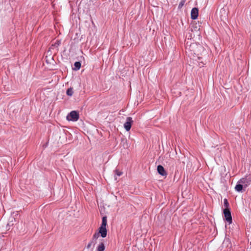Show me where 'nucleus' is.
Wrapping results in <instances>:
<instances>
[{"label": "nucleus", "instance_id": "obj_1", "mask_svg": "<svg viewBox=\"0 0 251 251\" xmlns=\"http://www.w3.org/2000/svg\"><path fill=\"white\" fill-rule=\"evenodd\" d=\"M107 225V218L104 216L102 217V223L99 228L98 232H95L93 236V242H95L100 237V235L102 238H105L107 235V229L106 228Z\"/></svg>", "mask_w": 251, "mask_h": 251}, {"label": "nucleus", "instance_id": "obj_2", "mask_svg": "<svg viewBox=\"0 0 251 251\" xmlns=\"http://www.w3.org/2000/svg\"><path fill=\"white\" fill-rule=\"evenodd\" d=\"M66 119L69 121L76 122L79 119V114L76 111H72L67 115Z\"/></svg>", "mask_w": 251, "mask_h": 251}, {"label": "nucleus", "instance_id": "obj_3", "mask_svg": "<svg viewBox=\"0 0 251 251\" xmlns=\"http://www.w3.org/2000/svg\"><path fill=\"white\" fill-rule=\"evenodd\" d=\"M251 176H245L241 178L238 182L241 183L244 186V188H246L251 183Z\"/></svg>", "mask_w": 251, "mask_h": 251}, {"label": "nucleus", "instance_id": "obj_4", "mask_svg": "<svg viewBox=\"0 0 251 251\" xmlns=\"http://www.w3.org/2000/svg\"><path fill=\"white\" fill-rule=\"evenodd\" d=\"M133 121L132 120V119L131 117H128L126 118V122L124 125V126L125 129L127 131H128L130 130L131 125L133 123Z\"/></svg>", "mask_w": 251, "mask_h": 251}, {"label": "nucleus", "instance_id": "obj_5", "mask_svg": "<svg viewBox=\"0 0 251 251\" xmlns=\"http://www.w3.org/2000/svg\"><path fill=\"white\" fill-rule=\"evenodd\" d=\"M224 214L226 221L229 224L232 223V217L230 212L228 209H225L224 210Z\"/></svg>", "mask_w": 251, "mask_h": 251}, {"label": "nucleus", "instance_id": "obj_6", "mask_svg": "<svg viewBox=\"0 0 251 251\" xmlns=\"http://www.w3.org/2000/svg\"><path fill=\"white\" fill-rule=\"evenodd\" d=\"M198 9L197 8H193L191 10V19L195 20L198 18Z\"/></svg>", "mask_w": 251, "mask_h": 251}, {"label": "nucleus", "instance_id": "obj_7", "mask_svg": "<svg viewBox=\"0 0 251 251\" xmlns=\"http://www.w3.org/2000/svg\"><path fill=\"white\" fill-rule=\"evenodd\" d=\"M220 14V17L222 20H224V19H226L227 14L226 8L223 7L222 9H221Z\"/></svg>", "mask_w": 251, "mask_h": 251}, {"label": "nucleus", "instance_id": "obj_8", "mask_svg": "<svg viewBox=\"0 0 251 251\" xmlns=\"http://www.w3.org/2000/svg\"><path fill=\"white\" fill-rule=\"evenodd\" d=\"M157 172L160 175H161L163 176L166 175V173L165 171V170H164L163 167L161 165H158L157 166Z\"/></svg>", "mask_w": 251, "mask_h": 251}, {"label": "nucleus", "instance_id": "obj_9", "mask_svg": "<svg viewBox=\"0 0 251 251\" xmlns=\"http://www.w3.org/2000/svg\"><path fill=\"white\" fill-rule=\"evenodd\" d=\"M244 188V186L241 183L237 182V184L235 187V190L237 192H240L242 189Z\"/></svg>", "mask_w": 251, "mask_h": 251}, {"label": "nucleus", "instance_id": "obj_10", "mask_svg": "<svg viewBox=\"0 0 251 251\" xmlns=\"http://www.w3.org/2000/svg\"><path fill=\"white\" fill-rule=\"evenodd\" d=\"M105 250V246L104 243L101 242L98 245L96 251H104Z\"/></svg>", "mask_w": 251, "mask_h": 251}, {"label": "nucleus", "instance_id": "obj_11", "mask_svg": "<svg viewBox=\"0 0 251 251\" xmlns=\"http://www.w3.org/2000/svg\"><path fill=\"white\" fill-rule=\"evenodd\" d=\"M74 94L73 89L72 87L68 88L66 92V94L69 96H73Z\"/></svg>", "mask_w": 251, "mask_h": 251}, {"label": "nucleus", "instance_id": "obj_12", "mask_svg": "<svg viewBox=\"0 0 251 251\" xmlns=\"http://www.w3.org/2000/svg\"><path fill=\"white\" fill-rule=\"evenodd\" d=\"M74 70H78L80 69L81 67V63L79 62H75L74 64Z\"/></svg>", "mask_w": 251, "mask_h": 251}, {"label": "nucleus", "instance_id": "obj_13", "mask_svg": "<svg viewBox=\"0 0 251 251\" xmlns=\"http://www.w3.org/2000/svg\"><path fill=\"white\" fill-rule=\"evenodd\" d=\"M185 2V0H181L178 4V8H179V9L183 7V6L184 5Z\"/></svg>", "mask_w": 251, "mask_h": 251}, {"label": "nucleus", "instance_id": "obj_14", "mask_svg": "<svg viewBox=\"0 0 251 251\" xmlns=\"http://www.w3.org/2000/svg\"><path fill=\"white\" fill-rule=\"evenodd\" d=\"M97 240H95V241L93 242V238H92L91 242L88 244L87 248L88 249L90 248L91 247L92 244H94L95 245V244L97 243Z\"/></svg>", "mask_w": 251, "mask_h": 251}, {"label": "nucleus", "instance_id": "obj_15", "mask_svg": "<svg viewBox=\"0 0 251 251\" xmlns=\"http://www.w3.org/2000/svg\"><path fill=\"white\" fill-rule=\"evenodd\" d=\"M116 174L118 176H120L122 175V173L121 172H119L117 170L116 171Z\"/></svg>", "mask_w": 251, "mask_h": 251}, {"label": "nucleus", "instance_id": "obj_16", "mask_svg": "<svg viewBox=\"0 0 251 251\" xmlns=\"http://www.w3.org/2000/svg\"><path fill=\"white\" fill-rule=\"evenodd\" d=\"M224 205L226 206H227L228 205V202H227V201L226 199H225L224 200Z\"/></svg>", "mask_w": 251, "mask_h": 251}]
</instances>
